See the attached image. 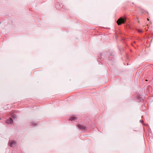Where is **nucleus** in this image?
Instances as JSON below:
<instances>
[{"mask_svg":"<svg viewBox=\"0 0 153 153\" xmlns=\"http://www.w3.org/2000/svg\"><path fill=\"white\" fill-rule=\"evenodd\" d=\"M126 19V18L123 19L122 18H120L117 21V23L118 25H120L122 24H123L125 23Z\"/></svg>","mask_w":153,"mask_h":153,"instance_id":"nucleus-1","label":"nucleus"},{"mask_svg":"<svg viewBox=\"0 0 153 153\" xmlns=\"http://www.w3.org/2000/svg\"><path fill=\"white\" fill-rule=\"evenodd\" d=\"M16 144V142L14 140H10L9 142V145L12 147Z\"/></svg>","mask_w":153,"mask_h":153,"instance_id":"nucleus-2","label":"nucleus"},{"mask_svg":"<svg viewBox=\"0 0 153 153\" xmlns=\"http://www.w3.org/2000/svg\"><path fill=\"white\" fill-rule=\"evenodd\" d=\"M7 124H12L13 123V119L11 118H10L9 119L7 120L6 122Z\"/></svg>","mask_w":153,"mask_h":153,"instance_id":"nucleus-3","label":"nucleus"},{"mask_svg":"<svg viewBox=\"0 0 153 153\" xmlns=\"http://www.w3.org/2000/svg\"><path fill=\"white\" fill-rule=\"evenodd\" d=\"M77 117H71L69 119V120H74L76 119Z\"/></svg>","mask_w":153,"mask_h":153,"instance_id":"nucleus-4","label":"nucleus"},{"mask_svg":"<svg viewBox=\"0 0 153 153\" xmlns=\"http://www.w3.org/2000/svg\"><path fill=\"white\" fill-rule=\"evenodd\" d=\"M78 128L80 129H82L83 128V127L82 126V125H78Z\"/></svg>","mask_w":153,"mask_h":153,"instance_id":"nucleus-5","label":"nucleus"},{"mask_svg":"<svg viewBox=\"0 0 153 153\" xmlns=\"http://www.w3.org/2000/svg\"><path fill=\"white\" fill-rule=\"evenodd\" d=\"M12 117L14 119H15L16 117V115H14L13 114L12 115Z\"/></svg>","mask_w":153,"mask_h":153,"instance_id":"nucleus-6","label":"nucleus"},{"mask_svg":"<svg viewBox=\"0 0 153 153\" xmlns=\"http://www.w3.org/2000/svg\"><path fill=\"white\" fill-rule=\"evenodd\" d=\"M137 30L138 32H139V33H141L143 32V31L141 30H140L138 29V30Z\"/></svg>","mask_w":153,"mask_h":153,"instance_id":"nucleus-7","label":"nucleus"},{"mask_svg":"<svg viewBox=\"0 0 153 153\" xmlns=\"http://www.w3.org/2000/svg\"><path fill=\"white\" fill-rule=\"evenodd\" d=\"M33 125H37V124H33Z\"/></svg>","mask_w":153,"mask_h":153,"instance_id":"nucleus-8","label":"nucleus"},{"mask_svg":"<svg viewBox=\"0 0 153 153\" xmlns=\"http://www.w3.org/2000/svg\"><path fill=\"white\" fill-rule=\"evenodd\" d=\"M147 20H149V19L148 18L147 19Z\"/></svg>","mask_w":153,"mask_h":153,"instance_id":"nucleus-9","label":"nucleus"},{"mask_svg":"<svg viewBox=\"0 0 153 153\" xmlns=\"http://www.w3.org/2000/svg\"><path fill=\"white\" fill-rule=\"evenodd\" d=\"M141 122L142 123L143 122V121H141Z\"/></svg>","mask_w":153,"mask_h":153,"instance_id":"nucleus-10","label":"nucleus"},{"mask_svg":"<svg viewBox=\"0 0 153 153\" xmlns=\"http://www.w3.org/2000/svg\"><path fill=\"white\" fill-rule=\"evenodd\" d=\"M146 81H147V80H146Z\"/></svg>","mask_w":153,"mask_h":153,"instance_id":"nucleus-11","label":"nucleus"}]
</instances>
